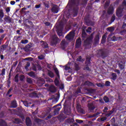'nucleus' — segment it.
Wrapping results in <instances>:
<instances>
[{"label": "nucleus", "mask_w": 126, "mask_h": 126, "mask_svg": "<svg viewBox=\"0 0 126 126\" xmlns=\"http://www.w3.org/2000/svg\"><path fill=\"white\" fill-rule=\"evenodd\" d=\"M45 80L42 78H39L37 80V83L38 86H43L45 84Z\"/></svg>", "instance_id": "obj_9"}, {"label": "nucleus", "mask_w": 126, "mask_h": 126, "mask_svg": "<svg viewBox=\"0 0 126 126\" xmlns=\"http://www.w3.org/2000/svg\"><path fill=\"white\" fill-rule=\"evenodd\" d=\"M75 36V32L74 31H72L69 32V34H67L65 37L66 40L68 41H72L74 39V36Z\"/></svg>", "instance_id": "obj_5"}, {"label": "nucleus", "mask_w": 126, "mask_h": 126, "mask_svg": "<svg viewBox=\"0 0 126 126\" xmlns=\"http://www.w3.org/2000/svg\"><path fill=\"white\" fill-rule=\"evenodd\" d=\"M79 10V8L78 7V6H76L73 8V12L74 13L75 15H77Z\"/></svg>", "instance_id": "obj_19"}, {"label": "nucleus", "mask_w": 126, "mask_h": 126, "mask_svg": "<svg viewBox=\"0 0 126 126\" xmlns=\"http://www.w3.org/2000/svg\"><path fill=\"white\" fill-rule=\"evenodd\" d=\"M61 110V108L58 107L57 108H56L55 111H54V113L55 114H57V113H58L59 111H60Z\"/></svg>", "instance_id": "obj_60"}, {"label": "nucleus", "mask_w": 126, "mask_h": 126, "mask_svg": "<svg viewBox=\"0 0 126 126\" xmlns=\"http://www.w3.org/2000/svg\"><path fill=\"white\" fill-rule=\"evenodd\" d=\"M87 35V33H86L85 30H83L82 32V37L83 38H85V37H86Z\"/></svg>", "instance_id": "obj_40"}, {"label": "nucleus", "mask_w": 126, "mask_h": 126, "mask_svg": "<svg viewBox=\"0 0 126 126\" xmlns=\"http://www.w3.org/2000/svg\"><path fill=\"white\" fill-rule=\"evenodd\" d=\"M95 32H93L84 41V46L86 49H90L91 48V44L93 42L94 39V34Z\"/></svg>", "instance_id": "obj_1"}, {"label": "nucleus", "mask_w": 126, "mask_h": 126, "mask_svg": "<svg viewBox=\"0 0 126 126\" xmlns=\"http://www.w3.org/2000/svg\"><path fill=\"white\" fill-rule=\"evenodd\" d=\"M95 109V107L94 106H90L89 107V110L90 111V112H93V111Z\"/></svg>", "instance_id": "obj_50"}, {"label": "nucleus", "mask_w": 126, "mask_h": 126, "mask_svg": "<svg viewBox=\"0 0 126 126\" xmlns=\"http://www.w3.org/2000/svg\"><path fill=\"white\" fill-rule=\"evenodd\" d=\"M61 42V39L58 37L57 35H53L51 36V46H57Z\"/></svg>", "instance_id": "obj_4"}, {"label": "nucleus", "mask_w": 126, "mask_h": 126, "mask_svg": "<svg viewBox=\"0 0 126 126\" xmlns=\"http://www.w3.org/2000/svg\"><path fill=\"white\" fill-rule=\"evenodd\" d=\"M51 11L53 13H58V12H59V7H58V5H55L53 6L51 9Z\"/></svg>", "instance_id": "obj_13"}, {"label": "nucleus", "mask_w": 126, "mask_h": 126, "mask_svg": "<svg viewBox=\"0 0 126 126\" xmlns=\"http://www.w3.org/2000/svg\"><path fill=\"white\" fill-rule=\"evenodd\" d=\"M49 91L51 92V93H55L56 91V87L53 85H51L49 88Z\"/></svg>", "instance_id": "obj_17"}, {"label": "nucleus", "mask_w": 126, "mask_h": 126, "mask_svg": "<svg viewBox=\"0 0 126 126\" xmlns=\"http://www.w3.org/2000/svg\"><path fill=\"white\" fill-rule=\"evenodd\" d=\"M21 102H22V103H23L24 106H25V107H29V102H28V101L21 100Z\"/></svg>", "instance_id": "obj_35"}, {"label": "nucleus", "mask_w": 126, "mask_h": 126, "mask_svg": "<svg viewBox=\"0 0 126 126\" xmlns=\"http://www.w3.org/2000/svg\"><path fill=\"white\" fill-rule=\"evenodd\" d=\"M27 82L29 84H33V80L31 78H27Z\"/></svg>", "instance_id": "obj_34"}, {"label": "nucleus", "mask_w": 126, "mask_h": 126, "mask_svg": "<svg viewBox=\"0 0 126 126\" xmlns=\"http://www.w3.org/2000/svg\"><path fill=\"white\" fill-rule=\"evenodd\" d=\"M28 74L29 76H30L31 77H32V78H35L36 77V75L35 74V73L33 71H31L28 73Z\"/></svg>", "instance_id": "obj_29"}, {"label": "nucleus", "mask_w": 126, "mask_h": 126, "mask_svg": "<svg viewBox=\"0 0 126 126\" xmlns=\"http://www.w3.org/2000/svg\"><path fill=\"white\" fill-rule=\"evenodd\" d=\"M41 6H42L41 3L36 4L35 5V8H36L37 9H38L40 8L41 7Z\"/></svg>", "instance_id": "obj_54"}, {"label": "nucleus", "mask_w": 126, "mask_h": 126, "mask_svg": "<svg viewBox=\"0 0 126 126\" xmlns=\"http://www.w3.org/2000/svg\"><path fill=\"white\" fill-rule=\"evenodd\" d=\"M41 43H42L41 44V47H42L44 49H47V48H49V46L48 45V43H47V42H45L43 41H41Z\"/></svg>", "instance_id": "obj_25"}, {"label": "nucleus", "mask_w": 126, "mask_h": 126, "mask_svg": "<svg viewBox=\"0 0 126 126\" xmlns=\"http://www.w3.org/2000/svg\"><path fill=\"white\" fill-rule=\"evenodd\" d=\"M8 47V43L7 42H6L4 44L1 46L0 48H1V50H3V51H5V50H6V48H7Z\"/></svg>", "instance_id": "obj_24"}, {"label": "nucleus", "mask_w": 126, "mask_h": 126, "mask_svg": "<svg viewBox=\"0 0 126 126\" xmlns=\"http://www.w3.org/2000/svg\"><path fill=\"white\" fill-rule=\"evenodd\" d=\"M21 37L22 36L16 35L14 37V39L15 41H19L21 40Z\"/></svg>", "instance_id": "obj_39"}, {"label": "nucleus", "mask_w": 126, "mask_h": 126, "mask_svg": "<svg viewBox=\"0 0 126 126\" xmlns=\"http://www.w3.org/2000/svg\"><path fill=\"white\" fill-rule=\"evenodd\" d=\"M26 124L27 126H32V122L30 118L28 117L26 119Z\"/></svg>", "instance_id": "obj_15"}, {"label": "nucleus", "mask_w": 126, "mask_h": 126, "mask_svg": "<svg viewBox=\"0 0 126 126\" xmlns=\"http://www.w3.org/2000/svg\"><path fill=\"white\" fill-rule=\"evenodd\" d=\"M91 58H87L86 61L85 63V64L87 65H90L91 64Z\"/></svg>", "instance_id": "obj_26"}, {"label": "nucleus", "mask_w": 126, "mask_h": 126, "mask_svg": "<svg viewBox=\"0 0 126 126\" xmlns=\"http://www.w3.org/2000/svg\"><path fill=\"white\" fill-rule=\"evenodd\" d=\"M103 100L105 103H109L110 102V99L107 96H104Z\"/></svg>", "instance_id": "obj_38"}, {"label": "nucleus", "mask_w": 126, "mask_h": 126, "mask_svg": "<svg viewBox=\"0 0 126 126\" xmlns=\"http://www.w3.org/2000/svg\"><path fill=\"white\" fill-rule=\"evenodd\" d=\"M91 30H92V28L88 27V29L86 30L87 33H91Z\"/></svg>", "instance_id": "obj_51"}, {"label": "nucleus", "mask_w": 126, "mask_h": 126, "mask_svg": "<svg viewBox=\"0 0 126 126\" xmlns=\"http://www.w3.org/2000/svg\"><path fill=\"white\" fill-rule=\"evenodd\" d=\"M89 66H90V65H86L84 66V67L83 68V70H87L88 71H91V69H90Z\"/></svg>", "instance_id": "obj_33"}, {"label": "nucleus", "mask_w": 126, "mask_h": 126, "mask_svg": "<svg viewBox=\"0 0 126 126\" xmlns=\"http://www.w3.org/2000/svg\"><path fill=\"white\" fill-rule=\"evenodd\" d=\"M54 70L57 76L54 81V83L56 86H59V84H60V79H61V76L60 75V71H59V69H58V68L57 67L54 68Z\"/></svg>", "instance_id": "obj_3"}, {"label": "nucleus", "mask_w": 126, "mask_h": 126, "mask_svg": "<svg viewBox=\"0 0 126 126\" xmlns=\"http://www.w3.org/2000/svg\"><path fill=\"white\" fill-rule=\"evenodd\" d=\"M41 122H42V121L40 119H34V122L36 123L38 125H40V124H41Z\"/></svg>", "instance_id": "obj_41"}, {"label": "nucleus", "mask_w": 126, "mask_h": 126, "mask_svg": "<svg viewBox=\"0 0 126 126\" xmlns=\"http://www.w3.org/2000/svg\"><path fill=\"white\" fill-rule=\"evenodd\" d=\"M118 66L120 70H123V69H125V67H126V63L121 61L119 63H118Z\"/></svg>", "instance_id": "obj_11"}, {"label": "nucleus", "mask_w": 126, "mask_h": 126, "mask_svg": "<svg viewBox=\"0 0 126 126\" xmlns=\"http://www.w3.org/2000/svg\"><path fill=\"white\" fill-rule=\"evenodd\" d=\"M38 60H44V59H45V57L44 56V55H41L40 56H38Z\"/></svg>", "instance_id": "obj_55"}, {"label": "nucleus", "mask_w": 126, "mask_h": 126, "mask_svg": "<svg viewBox=\"0 0 126 126\" xmlns=\"http://www.w3.org/2000/svg\"><path fill=\"white\" fill-rule=\"evenodd\" d=\"M14 124L18 125V124L21 123V120H20V119H19V118H16L14 120Z\"/></svg>", "instance_id": "obj_36"}, {"label": "nucleus", "mask_w": 126, "mask_h": 126, "mask_svg": "<svg viewBox=\"0 0 126 126\" xmlns=\"http://www.w3.org/2000/svg\"><path fill=\"white\" fill-rule=\"evenodd\" d=\"M31 48V46L29 44H28L25 46V49L27 51H29Z\"/></svg>", "instance_id": "obj_49"}, {"label": "nucleus", "mask_w": 126, "mask_h": 126, "mask_svg": "<svg viewBox=\"0 0 126 126\" xmlns=\"http://www.w3.org/2000/svg\"><path fill=\"white\" fill-rule=\"evenodd\" d=\"M18 74H16L15 76V82H16L17 83H18L19 82V80H18V77H19Z\"/></svg>", "instance_id": "obj_43"}, {"label": "nucleus", "mask_w": 126, "mask_h": 126, "mask_svg": "<svg viewBox=\"0 0 126 126\" xmlns=\"http://www.w3.org/2000/svg\"><path fill=\"white\" fill-rule=\"evenodd\" d=\"M4 117V112L1 111L0 112V118H3Z\"/></svg>", "instance_id": "obj_59"}, {"label": "nucleus", "mask_w": 126, "mask_h": 126, "mask_svg": "<svg viewBox=\"0 0 126 126\" xmlns=\"http://www.w3.org/2000/svg\"><path fill=\"white\" fill-rule=\"evenodd\" d=\"M124 11V7L120 6L119 7L116 11V16L117 17H122V16H124V13H123V12Z\"/></svg>", "instance_id": "obj_6"}, {"label": "nucleus", "mask_w": 126, "mask_h": 126, "mask_svg": "<svg viewBox=\"0 0 126 126\" xmlns=\"http://www.w3.org/2000/svg\"><path fill=\"white\" fill-rule=\"evenodd\" d=\"M13 90V88H10L8 92H7L6 94V96H8V95H9V94H10V93H11V91H12Z\"/></svg>", "instance_id": "obj_44"}, {"label": "nucleus", "mask_w": 126, "mask_h": 126, "mask_svg": "<svg viewBox=\"0 0 126 126\" xmlns=\"http://www.w3.org/2000/svg\"><path fill=\"white\" fill-rule=\"evenodd\" d=\"M111 85V82L109 81H106L105 82V86H106L107 87H109Z\"/></svg>", "instance_id": "obj_46"}, {"label": "nucleus", "mask_w": 126, "mask_h": 126, "mask_svg": "<svg viewBox=\"0 0 126 126\" xmlns=\"http://www.w3.org/2000/svg\"><path fill=\"white\" fill-rule=\"evenodd\" d=\"M77 62H82V57H81V56H79L77 59Z\"/></svg>", "instance_id": "obj_62"}, {"label": "nucleus", "mask_w": 126, "mask_h": 126, "mask_svg": "<svg viewBox=\"0 0 126 126\" xmlns=\"http://www.w3.org/2000/svg\"><path fill=\"white\" fill-rule=\"evenodd\" d=\"M85 22L88 26H94L95 25V22L90 20H86Z\"/></svg>", "instance_id": "obj_12"}, {"label": "nucleus", "mask_w": 126, "mask_h": 126, "mask_svg": "<svg viewBox=\"0 0 126 126\" xmlns=\"http://www.w3.org/2000/svg\"><path fill=\"white\" fill-rule=\"evenodd\" d=\"M24 78H25V77L23 75H21L20 76V81H23L24 80Z\"/></svg>", "instance_id": "obj_57"}, {"label": "nucleus", "mask_w": 126, "mask_h": 126, "mask_svg": "<svg viewBox=\"0 0 126 126\" xmlns=\"http://www.w3.org/2000/svg\"><path fill=\"white\" fill-rule=\"evenodd\" d=\"M21 44H27L28 43V40L25 39V40H22L21 41Z\"/></svg>", "instance_id": "obj_53"}, {"label": "nucleus", "mask_w": 126, "mask_h": 126, "mask_svg": "<svg viewBox=\"0 0 126 126\" xmlns=\"http://www.w3.org/2000/svg\"><path fill=\"white\" fill-rule=\"evenodd\" d=\"M118 78V75H117V73H112L111 74V77L110 78V79H112V80H116Z\"/></svg>", "instance_id": "obj_23"}, {"label": "nucleus", "mask_w": 126, "mask_h": 126, "mask_svg": "<svg viewBox=\"0 0 126 126\" xmlns=\"http://www.w3.org/2000/svg\"><path fill=\"white\" fill-rule=\"evenodd\" d=\"M99 40H100V33H98L94 37V40L95 44H98Z\"/></svg>", "instance_id": "obj_14"}, {"label": "nucleus", "mask_w": 126, "mask_h": 126, "mask_svg": "<svg viewBox=\"0 0 126 126\" xmlns=\"http://www.w3.org/2000/svg\"><path fill=\"white\" fill-rule=\"evenodd\" d=\"M4 16V13H3V10L0 9V18L1 19L3 18Z\"/></svg>", "instance_id": "obj_37"}, {"label": "nucleus", "mask_w": 126, "mask_h": 126, "mask_svg": "<svg viewBox=\"0 0 126 126\" xmlns=\"http://www.w3.org/2000/svg\"><path fill=\"white\" fill-rule=\"evenodd\" d=\"M107 31L110 32L111 33H113L115 31V28L114 27H109L107 28Z\"/></svg>", "instance_id": "obj_30"}, {"label": "nucleus", "mask_w": 126, "mask_h": 126, "mask_svg": "<svg viewBox=\"0 0 126 126\" xmlns=\"http://www.w3.org/2000/svg\"><path fill=\"white\" fill-rule=\"evenodd\" d=\"M5 11L6 13H9L10 11V7H7L5 8Z\"/></svg>", "instance_id": "obj_58"}, {"label": "nucleus", "mask_w": 126, "mask_h": 126, "mask_svg": "<svg viewBox=\"0 0 126 126\" xmlns=\"http://www.w3.org/2000/svg\"><path fill=\"white\" fill-rule=\"evenodd\" d=\"M44 24L45 25V26H50L51 25V23L49 22H45L44 23Z\"/></svg>", "instance_id": "obj_63"}, {"label": "nucleus", "mask_w": 126, "mask_h": 126, "mask_svg": "<svg viewBox=\"0 0 126 126\" xmlns=\"http://www.w3.org/2000/svg\"><path fill=\"white\" fill-rule=\"evenodd\" d=\"M1 75V76H4L5 75V68H3L1 70L0 69V76Z\"/></svg>", "instance_id": "obj_32"}, {"label": "nucleus", "mask_w": 126, "mask_h": 126, "mask_svg": "<svg viewBox=\"0 0 126 126\" xmlns=\"http://www.w3.org/2000/svg\"><path fill=\"white\" fill-rule=\"evenodd\" d=\"M0 126H6V122H5V121L0 119Z\"/></svg>", "instance_id": "obj_31"}, {"label": "nucleus", "mask_w": 126, "mask_h": 126, "mask_svg": "<svg viewBox=\"0 0 126 126\" xmlns=\"http://www.w3.org/2000/svg\"><path fill=\"white\" fill-rule=\"evenodd\" d=\"M11 108H17V102L16 100H14L11 102Z\"/></svg>", "instance_id": "obj_21"}, {"label": "nucleus", "mask_w": 126, "mask_h": 126, "mask_svg": "<svg viewBox=\"0 0 126 126\" xmlns=\"http://www.w3.org/2000/svg\"><path fill=\"white\" fill-rule=\"evenodd\" d=\"M30 96L32 97V98H39V95H38V94L35 92L32 93Z\"/></svg>", "instance_id": "obj_28"}, {"label": "nucleus", "mask_w": 126, "mask_h": 126, "mask_svg": "<svg viewBox=\"0 0 126 126\" xmlns=\"http://www.w3.org/2000/svg\"><path fill=\"white\" fill-rule=\"evenodd\" d=\"M36 67H37L39 70H42V67H41V65H40V64H37L36 65Z\"/></svg>", "instance_id": "obj_61"}, {"label": "nucleus", "mask_w": 126, "mask_h": 126, "mask_svg": "<svg viewBox=\"0 0 126 126\" xmlns=\"http://www.w3.org/2000/svg\"><path fill=\"white\" fill-rule=\"evenodd\" d=\"M17 63H18V61H16L15 62L13 63V64L12 65V67L11 68V70L13 68V67H16V65H17Z\"/></svg>", "instance_id": "obj_42"}, {"label": "nucleus", "mask_w": 126, "mask_h": 126, "mask_svg": "<svg viewBox=\"0 0 126 126\" xmlns=\"http://www.w3.org/2000/svg\"><path fill=\"white\" fill-rule=\"evenodd\" d=\"M47 74L48 76L50 77V78H54V77H55V74L54 73V72H53V71H52V70H48Z\"/></svg>", "instance_id": "obj_18"}, {"label": "nucleus", "mask_w": 126, "mask_h": 126, "mask_svg": "<svg viewBox=\"0 0 126 126\" xmlns=\"http://www.w3.org/2000/svg\"><path fill=\"white\" fill-rule=\"evenodd\" d=\"M114 11H115V8H114V5L112 4L110 5L108 9H107V13L109 15L111 14H113L114 13Z\"/></svg>", "instance_id": "obj_8"}, {"label": "nucleus", "mask_w": 126, "mask_h": 126, "mask_svg": "<svg viewBox=\"0 0 126 126\" xmlns=\"http://www.w3.org/2000/svg\"><path fill=\"white\" fill-rule=\"evenodd\" d=\"M75 4V0H71L70 1V6H72Z\"/></svg>", "instance_id": "obj_45"}, {"label": "nucleus", "mask_w": 126, "mask_h": 126, "mask_svg": "<svg viewBox=\"0 0 126 126\" xmlns=\"http://www.w3.org/2000/svg\"><path fill=\"white\" fill-rule=\"evenodd\" d=\"M125 33H126V30H123L120 32L119 34H120V35H124Z\"/></svg>", "instance_id": "obj_52"}, {"label": "nucleus", "mask_w": 126, "mask_h": 126, "mask_svg": "<svg viewBox=\"0 0 126 126\" xmlns=\"http://www.w3.org/2000/svg\"><path fill=\"white\" fill-rule=\"evenodd\" d=\"M81 93V89L80 88H78L76 91L75 92L76 94H79Z\"/></svg>", "instance_id": "obj_56"}, {"label": "nucleus", "mask_w": 126, "mask_h": 126, "mask_svg": "<svg viewBox=\"0 0 126 126\" xmlns=\"http://www.w3.org/2000/svg\"><path fill=\"white\" fill-rule=\"evenodd\" d=\"M4 20L8 23H12V20L11 18L9 17V16L4 18Z\"/></svg>", "instance_id": "obj_22"}, {"label": "nucleus", "mask_w": 126, "mask_h": 126, "mask_svg": "<svg viewBox=\"0 0 126 126\" xmlns=\"http://www.w3.org/2000/svg\"><path fill=\"white\" fill-rule=\"evenodd\" d=\"M115 20H116V16L115 15H113L111 18V23H112V22H114V21H115Z\"/></svg>", "instance_id": "obj_48"}, {"label": "nucleus", "mask_w": 126, "mask_h": 126, "mask_svg": "<svg viewBox=\"0 0 126 126\" xmlns=\"http://www.w3.org/2000/svg\"><path fill=\"white\" fill-rule=\"evenodd\" d=\"M61 46L62 50H65V48H66V42L64 40H63L61 42Z\"/></svg>", "instance_id": "obj_16"}, {"label": "nucleus", "mask_w": 126, "mask_h": 126, "mask_svg": "<svg viewBox=\"0 0 126 126\" xmlns=\"http://www.w3.org/2000/svg\"><path fill=\"white\" fill-rule=\"evenodd\" d=\"M85 85H87V86H95V85H94V84L89 81H86L85 82Z\"/></svg>", "instance_id": "obj_27"}, {"label": "nucleus", "mask_w": 126, "mask_h": 126, "mask_svg": "<svg viewBox=\"0 0 126 126\" xmlns=\"http://www.w3.org/2000/svg\"><path fill=\"white\" fill-rule=\"evenodd\" d=\"M122 29L126 30V24L124 23L122 27Z\"/></svg>", "instance_id": "obj_64"}, {"label": "nucleus", "mask_w": 126, "mask_h": 126, "mask_svg": "<svg viewBox=\"0 0 126 126\" xmlns=\"http://www.w3.org/2000/svg\"><path fill=\"white\" fill-rule=\"evenodd\" d=\"M100 114V112H97L94 113L93 115H90L88 116L89 119H92V118H98L99 117V115Z\"/></svg>", "instance_id": "obj_20"}, {"label": "nucleus", "mask_w": 126, "mask_h": 126, "mask_svg": "<svg viewBox=\"0 0 126 126\" xmlns=\"http://www.w3.org/2000/svg\"><path fill=\"white\" fill-rule=\"evenodd\" d=\"M29 66H30V63L28 62L25 67V69H26V70H28V69H29Z\"/></svg>", "instance_id": "obj_47"}, {"label": "nucleus", "mask_w": 126, "mask_h": 126, "mask_svg": "<svg viewBox=\"0 0 126 126\" xmlns=\"http://www.w3.org/2000/svg\"><path fill=\"white\" fill-rule=\"evenodd\" d=\"M82 41H81V38L79 37L76 41V48L78 49L81 47Z\"/></svg>", "instance_id": "obj_10"}, {"label": "nucleus", "mask_w": 126, "mask_h": 126, "mask_svg": "<svg viewBox=\"0 0 126 126\" xmlns=\"http://www.w3.org/2000/svg\"><path fill=\"white\" fill-rule=\"evenodd\" d=\"M63 26H59L57 27L56 29L57 33L59 36V37H63Z\"/></svg>", "instance_id": "obj_7"}, {"label": "nucleus", "mask_w": 126, "mask_h": 126, "mask_svg": "<svg viewBox=\"0 0 126 126\" xmlns=\"http://www.w3.org/2000/svg\"><path fill=\"white\" fill-rule=\"evenodd\" d=\"M97 58H101V59H106L109 57V52L104 49H100L97 51L96 54Z\"/></svg>", "instance_id": "obj_2"}]
</instances>
